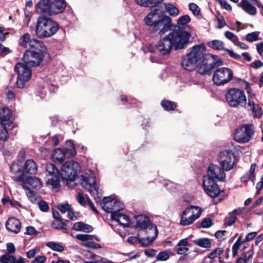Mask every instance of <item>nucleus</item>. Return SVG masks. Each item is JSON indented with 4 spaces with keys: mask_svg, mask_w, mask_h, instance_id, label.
<instances>
[{
    "mask_svg": "<svg viewBox=\"0 0 263 263\" xmlns=\"http://www.w3.org/2000/svg\"><path fill=\"white\" fill-rule=\"evenodd\" d=\"M190 43V35L186 31L178 28L173 29L168 34L159 40L156 45L157 50L163 55L170 54L173 47L175 50L185 48Z\"/></svg>",
    "mask_w": 263,
    "mask_h": 263,
    "instance_id": "1",
    "label": "nucleus"
},
{
    "mask_svg": "<svg viewBox=\"0 0 263 263\" xmlns=\"http://www.w3.org/2000/svg\"><path fill=\"white\" fill-rule=\"evenodd\" d=\"M190 51L183 56L181 60L182 67L192 71L197 67L205 56V46L201 44L190 48Z\"/></svg>",
    "mask_w": 263,
    "mask_h": 263,
    "instance_id": "2",
    "label": "nucleus"
},
{
    "mask_svg": "<svg viewBox=\"0 0 263 263\" xmlns=\"http://www.w3.org/2000/svg\"><path fill=\"white\" fill-rule=\"evenodd\" d=\"M59 30V25L51 18L46 16H39L35 25V34L40 39L50 37Z\"/></svg>",
    "mask_w": 263,
    "mask_h": 263,
    "instance_id": "3",
    "label": "nucleus"
},
{
    "mask_svg": "<svg viewBox=\"0 0 263 263\" xmlns=\"http://www.w3.org/2000/svg\"><path fill=\"white\" fill-rule=\"evenodd\" d=\"M136 219L137 221L136 227L137 228H139L140 230H143L146 233H149L154 235L152 237L143 238L141 240H140L143 246L150 245L155 240L158 234L156 225L150 222L148 217L142 215L137 216Z\"/></svg>",
    "mask_w": 263,
    "mask_h": 263,
    "instance_id": "4",
    "label": "nucleus"
},
{
    "mask_svg": "<svg viewBox=\"0 0 263 263\" xmlns=\"http://www.w3.org/2000/svg\"><path fill=\"white\" fill-rule=\"evenodd\" d=\"M226 99L231 107H247L246 95L242 90L239 88H233L228 90L226 93Z\"/></svg>",
    "mask_w": 263,
    "mask_h": 263,
    "instance_id": "5",
    "label": "nucleus"
},
{
    "mask_svg": "<svg viewBox=\"0 0 263 263\" xmlns=\"http://www.w3.org/2000/svg\"><path fill=\"white\" fill-rule=\"evenodd\" d=\"M202 212V209L199 206L191 205L187 207L180 215L179 224L182 226L192 224L200 217Z\"/></svg>",
    "mask_w": 263,
    "mask_h": 263,
    "instance_id": "6",
    "label": "nucleus"
},
{
    "mask_svg": "<svg viewBox=\"0 0 263 263\" xmlns=\"http://www.w3.org/2000/svg\"><path fill=\"white\" fill-rule=\"evenodd\" d=\"M81 185L89 192L97 202L98 201L100 197L98 196V190L96 186V177L94 173L88 170L84 175L81 176Z\"/></svg>",
    "mask_w": 263,
    "mask_h": 263,
    "instance_id": "7",
    "label": "nucleus"
},
{
    "mask_svg": "<svg viewBox=\"0 0 263 263\" xmlns=\"http://www.w3.org/2000/svg\"><path fill=\"white\" fill-rule=\"evenodd\" d=\"M30 67L23 62L17 63L15 65L14 70L17 73L16 85L18 88H23L31 79L32 71Z\"/></svg>",
    "mask_w": 263,
    "mask_h": 263,
    "instance_id": "8",
    "label": "nucleus"
},
{
    "mask_svg": "<svg viewBox=\"0 0 263 263\" xmlns=\"http://www.w3.org/2000/svg\"><path fill=\"white\" fill-rule=\"evenodd\" d=\"M234 72L228 67H220L216 69L213 75V81L217 86H222L229 83L233 79Z\"/></svg>",
    "mask_w": 263,
    "mask_h": 263,
    "instance_id": "9",
    "label": "nucleus"
},
{
    "mask_svg": "<svg viewBox=\"0 0 263 263\" xmlns=\"http://www.w3.org/2000/svg\"><path fill=\"white\" fill-rule=\"evenodd\" d=\"M80 171V166L78 162L73 160L66 161L61 168V176L64 179L73 181Z\"/></svg>",
    "mask_w": 263,
    "mask_h": 263,
    "instance_id": "10",
    "label": "nucleus"
},
{
    "mask_svg": "<svg viewBox=\"0 0 263 263\" xmlns=\"http://www.w3.org/2000/svg\"><path fill=\"white\" fill-rule=\"evenodd\" d=\"M219 161L222 169L228 171L236 165L237 160L232 151L226 150L219 154Z\"/></svg>",
    "mask_w": 263,
    "mask_h": 263,
    "instance_id": "11",
    "label": "nucleus"
},
{
    "mask_svg": "<svg viewBox=\"0 0 263 263\" xmlns=\"http://www.w3.org/2000/svg\"><path fill=\"white\" fill-rule=\"evenodd\" d=\"M254 127L252 124H243L236 129L234 139L239 143H246L251 139L254 134Z\"/></svg>",
    "mask_w": 263,
    "mask_h": 263,
    "instance_id": "12",
    "label": "nucleus"
},
{
    "mask_svg": "<svg viewBox=\"0 0 263 263\" xmlns=\"http://www.w3.org/2000/svg\"><path fill=\"white\" fill-rule=\"evenodd\" d=\"M222 64V61L218 60L216 62L213 56L211 55L210 57L203 58V59L199 65L197 66L198 68V72L201 74H210L211 73V70L216 66H220Z\"/></svg>",
    "mask_w": 263,
    "mask_h": 263,
    "instance_id": "13",
    "label": "nucleus"
},
{
    "mask_svg": "<svg viewBox=\"0 0 263 263\" xmlns=\"http://www.w3.org/2000/svg\"><path fill=\"white\" fill-rule=\"evenodd\" d=\"M44 55L42 52H35V50H26L22 58L23 62L30 67L36 66L42 62Z\"/></svg>",
    "mask_w": 263,
    "mask_h": 263,
    "instance_id": "14",
    "label": "nucleus"
},
{
    "mask_svg": "<svg viewBox=\"0 0 263 263\" xmlns=\"http://www.w3.org/2000/svg\"><path fill=\"white\" fill-rule=\"evenodd\" d=\"M102 209L111 214L120 212L124 208L123 204L119 200L112 199L110 197H104L101 202Z\"/></svg>",
    "mask_w": 263,
    "mask_h": 263,
    "instance_id": "15",
    "label": "nucleus"
},
{
    "mask_svg": "<svg viewBox=\"0 0 263 263\" xmlns=\"http://www.w3.org/2000/svg\"><path fill=\"white\" fill-rule=\"evenodd\" d=\"M203 187L204 192L209 196L215 198L224 194L216 183V181L209 179L208 178H203Z\"/></svg>",
    "mask_w": 263,
    "mask_h": 263,
    "instance_id": "16",
    "label": "nucleus"
},
{
    "mask_svg": "<svg viewBox=\"0 0 263 263\" xmlns=\"http://www.w3.org/2000/svg\"><path fill=\"white\" fill-rule=\"evenodd\" d=\"M36 9L39 13L52 15L60 13L63 7L55 9L51 8V0H42L36 5Z\"/></svg>",
    "mask_w": 263,
    "mask_h": 263,
    "instance_id": "17",
    "label": "nucleus"
},
{
    "mask_svg": "<svg viewBox=\"0 0 263 263\" xmlns=\"http://www.w3.org/2000/svg\"><path fill=\"white\" fill-rule=\"evenodd\" d=\"M224 171L219 166L211 164L208 167L207 175L204 176L203 178H208L216 181H223L226 178Z\"/></svg>",
    "mask_w": 263,
    "mask_h": 263,
    "instance_id": "18",
    "label": "nucleus"
},
{
    "mask_svg": "<svg viewBox=\"0 0 263 263\" xmlns=\"http://www.w3.org/2000/svg\"><path fill=\"white\" fill-rule=\"evenodd\" d=\"M70 144V148H66L65 149L56 148L52 154L53 160L59 163H62L66 157V154H69L71 156H74L76 154L73 143L69 142Z\"/></svg>",
    "mask_w": 263,
    "mask_h": 263,
    "instance_id": "19",
    "label": "nucleus"
},
{
    "mask_svg": "<svg viewBox=\"0 0 263 263\" xmlns=\"http://www.w3.org/2000/svg\"><path fill=\"white\" fill-rule=\"evenodd\" d=\"M238 6L249 14L255 15L257 12L255 7L259 8L260 3L259 0H241Z\"/></svg>",
    "mask_w": 263,
    "mask_h": 263,
    "instance_id": "20",
    "label": "nucleus"
},
{
    "mask_svg": "<svg viewBox=\"0 0 263 263\" xmlns=\"http://www.w3.org/2000/svg\"><path fill=\"white\" fill-rule=\"evenodd\" d=\"M162 16L157 12L155 8L151 9V11L144 18V21L147 25L153 27L154 29Z\"/></svg>",
    "mask_w": 263,
    "mask_h": 263,
    "instance_id": "21",
    "label": "nucleus"
},
{
    "mask_svg": "<svg viewBox=\"0 0 263 263\" xmlns=\"http://www.w3.org/2000/svg\"><path fill=\"white\" fill-rule=\"evenodd\" d=\"M76 238L82 241L84 246L89 247L94 249H99L101 248L100 244L96 243L92 241L91 236L88 234H77Z\"/></svg>",
    "mask_w": 263,
    "mask_h": 263,
    "instance_id": "22",
    "label": "nucleus"
},
{
    "mask_svg": "<svg viewBox=\"0 0 263 263\" xmlns=\"http://www.w3.org/2000/svg\"><path fill=\"white\" fill-rule=\"evenodd\" d=\"M247 107L252 111L255 117L260 118L261 117L262 115L261 108L258 104L254 102L252 96H250L248 98V103L246 108Z\"/></svg>",
    "mask_w": 263,
    "mask_h": 263,
    "instance_id": "23",
    "label": "nucleus"
},
{
    "mask_svg": "<svg viewBox=\"0 0 263 263\" xmlns=\"http://www.w3.org/2000/svg\"><path fill=\"white\" fill-rule=\"evenodd\" d=\"M191 21V18L188 15H184L180 17L177 22V26H175L174 29H177L178 28H181L187 32L191 37V34L190 32V27L187 24Z\"/></svg>",
    "mask_w": 263,
    "mask_h": 263,
    "instance_id": "24",
    "label": "nucleus"
},
{
    "mask_svg": "<svg viewBox=\"0 0 263 263\" xmlns=\"http://www.w3.org/2000/svg\"><path fill=\"white\" fill-rule=\"evenodd\" d=\"M256 168L255 164L251 165L249 171L246 173L241 178V180L243 183L247 184H250V185L254 186V179H255V174L254 172Z\"/></svg>",
    "mask_w": 263,
    "mask_h": 263,
    "instance_id": "25",
    "label": "nucleus"
},
{
    "mask_svg": "<svg viewBox=\"0 0 263 263\" xmlns=\"http://www.w3.org/2000/svg\"><path fill=\"white\" fill-rule=\"evenodd\" d=\"M21 226L20 221L14 217L9 218L6 223L7 229L15 233H17L20 232Z\"/></svg>",
    "mask_w": 263,
    "mask_h": 263,
    "instance_id": "26",
    "label": "nucleus"
},
{
    "mask_svg": "<svg viewBox=\"0 0 263 263\" xmlns=\"http://www.w3.org/2000/svg\"><path fill=\"white\" fill-rule=\"evenodd\" d=\"M171 26V23L162 17L154 29L158 34H163L170 30Z\"/></svg>",
    "mask_w": 263,
    "mask_h": 263,
    "instance_id": "27",
    "label": "nucleus"
},
{
    "mask_svg": "<svg viewBox=\"0 0 263 263\" xmlns=\"http://www.w3.org/2000/svg\"><path fill=\"white\" fill-rule=\"evenodd\" d=\"M111 219L118 222L120 225L126 227L129 224V218L120 212L111 214Z\"/></svg>",
    "mask_w": 263,
    "mask_h": 263,
    "instance_id": "28",
    "label": "nucleus"
},
{
    "mask_svg": "<svg viewBox=\"0 0 263 263\" xmlns=\"http://www.w3.org/2000/svg\"><path fill=\"white\" fill-rule=\"evenodd\" d=\"M29 45L30 47L29 50H35L36 52L45 53V47L42 41L36 39H32L30 41Z\"/></svg>",
    "mask_w": 263,
    "mask_h": 263,
    "instance_id": "29",
    "label": "nucleus"
},
{
    "mask_svg": "<svg viewBox=\"0 0 263 263\" xmlns=\"http://www.w3.org/2000/svg\"><path fill=\"white\" fill-rule=\"evenodd\" d=\"M37 171V165L35 162L31 160H27L24 164V172L26 174H35Z\"/></svg>",
    "mask_w": 263,
    "mask_h": 263,
    "instance_id": "30",
    "label": "nucleus"
},
{
    "mask_svg": "<svg viewBox=\"0 0 263 263\" xmlns=\"http://www.w3.org/2000/svg\"><path fill=\"white\" fill-rule=\"evenodd\" d=\"M72 228L73 230L77 231H82L88 233L91 232L93 230L92 226L81 221L74 223Z\"/></svg>",
    "mask_w": 263,
    "mask_h": 263,
    "instance_id": "31",
    "label": "nucleus"
},
{
    "mask_svg": "<svg viewBox=\"0 0 263 263\" xmlns=\"http://www.w3.org/2000/svg\"><path fill=\"white\" fill-rule=\"evenodd\" d=\"M26 183L31 186L33 189L39 190L42 187V183L36 177H28L26 179Z\"/></svg>",
    "mask_w": 263,
    "mask_h": 263,
    "instance_id": "32",
    "label": "nucleus"
},
{
    "mask_svg": "<svg viewBox=\"0 0 263 263\" xmlns=\"http://www.w3.org/2000/svg\"><path fill=\"white\" fill-rule=\"evenodd\" d=\"M12 117V112L7 107H2L0 108V120L1 122L9 121Z\"/></svg>",
    "mask_w": 263,
    "mask_h": 263,
    "instance_id": "33",
    "label": "nucleus"
},
{
    "mask_svg": "<svg viewBox=\"0 0 263 263\" xmlns=\"http://www.w3.org/2000/svg\"><path fill=\"white\" fill-rule=\"evenodd\" d=\"M46 183L50 185L52 188L57 189L60 186V174L46 177Z\"/></svg>",
    "mask_w": 263,
    "mask_h": 263,
    "instance_id": "34",
    "label": "nucleus"
},
{
    "mask_svg": "<svg viewBox=\"0 0 263 263\" xmlns=\"http://www.w3.org/2000/svg\"><path fill=\"white\" fill-rule=\"evenodd\" d=\"M253 254V250H250L239 257L237 259L236 263H251Z\"/></svg>",
    "mask_w": 263,
    "mask_h": 263,
    "instance_id": "35",
    "label": "nucleus"
},
{
    "mask_svg": "<svg viewBox=\"0 0 263 263\" xmlns=\"http://www.w3.org/2000/svg\"><path fill=\"white\" fill-rule=\"evenodd\" d=\"M187 245V241L186 240L182 239L180 240L176 247L177 254L179 255H185L189 250L188 248L186 247Z\"/></svg>",
    "mask_w": 263,
    "mask_h": 263,
    "instance_id": "36",
    "label": "nucleus"
},
{
    "mask_svg": "<svg viewBox=\"0 0 263 263\" xmlns=\"http://www.w3.org/2000/svg\"><path fill=\"white\" fill-rule=\"evenodd\" d=\"M194 242L196 245L204 248H210L212 246V243L208 238H198L194 240Z\"/></svg>",
    "mask_w": 263,
    "mask_h": 263,
    "instance_id": "37",
    "label": "nucleus"
},
{
    "mask_svg": "<svg viewBox=\"0 0 263 263\" xmlns=\"http://www.w3.org/2000/svg\"><path fill=\"white\" fill-rule=\"evenodd\" d=\"M22 187L26 191L28 198L31 202L34 203L37 200L39 197L36 193L31 190L25 184H23Z\"/></svg>",
    "mask_w": 263,
    "mask_h": 263,
    "instance_id": "38",
    "label": "nucleus"
},
{
    "mask_svg": "<svg viewBox=\"0 0 263 263\" xmlns=\"http://www.w3.org/2000/svg\"><path fill=\"white\" fill-rule=\"evenodd\" d=\"M166 11L172 16L176 17L179 13V9L171 3L165 4Z\"/></svg>",
    "mask_w": 263,
    "mask_h": 263,
    "instance_id": "39",
    "label": "nucleus"
},
{
    "mask_svg": "<svg viewBox=\"0 0 263 263\" xmlns=\"http://www.w3.org/2000/svg\"><path fill=\"white\" fill-rule=\"evenodd\" d=\"M6 124L0 122V140L5 141L8 139V133L6 128Z\"/></svg>",
    "mask_w": 263,
    "mask_h": 263,
    "instance_id": "40",
    "label": "nucleus"
},
{
    "mask_svg": "<svg viewBox=\"0 0 263 263\" xmlns=\"http://www.w3.org/2000/svg\"><path fill=\"white\" fill-rule=\"evenodd\" d=\"M46 170L47 173H48L46 175V177L47 176H52L59 174V170L52 163L47 164Z\"/></svg>",
    "mask_w": 263,
    "mask_h": 263,
    "instance_id": "41",
    "label": "nucleus"
},
{
    "mask_svg": "<svg viewBox=\"0 0 263 263\" xmlns=\"http://www.w3.org/2000/svg\"><path fill=\"white\" fill-rule=\"evenodd\" d=\"M15 258L10 254H5L0 257V263H15Z\"/></svg>",
    "mask_w": 263,
    "mask_h": 263,
    "instance_id": "42",
    "label": "nucleus"
},
{
    "mask_svg": "<svg viewBox=\"0 0 263 263\" xmlns=\"http://www.w3.org/2000/svg\"><path fill=\"white\" fill-rule=\"evenodd\" d=\"M208 46L215 50L223 49L224 44L219 40H213L208 43Z\"/></svg>",
    "mask_w": 263,
    "mask_h": 263,
    "instance_id": "43",
    "label": "nucleus"
},
{
    "mask_svg": "<svg viewBox=\"0 0 263 263\" xmlns=\"http://www.w3.org/2000/svg\"><path fill=\"white\" fill-rule=\"evenodd\" d=\"M223 252V250L222 248H218L214 249L208 255L205 256L204 260H207L208 258L209 259H215L219 255L221 254Z\"/></svg>",
    "mask_w": 263,
    "mask_h": 263,
    "instance_id": "44",
    "label": "nucleus"
},
{
    "mask_svg": "<svg viewBox=\"0 0 263 263\" xmlns=\"http://www.w3.org/2000/svg\"><path fill=\"white\" fill-rule=\"evenodd\" d=\"M47 246L52 250L58 252H62L64 250L63 246L59 242H49L47 243Z\"/></svg>",
    "mask_w": 263,
    "mask_h": 263,
    "instance_id": "45",
    "label": "nucleus"
},
{
    "mask_svg": "<svg viewBox=\"0 0 263 263\" xmlns=\"http://www.w3.org/2000/svg\"><path fill=\"white\" fill-rule=\"evenodd\" d=\"M161 105L166 110H174L176 107V105L175 103L170 101L165 100H163L161 102Z\"/></svg>",
    "mask_w": 263,
    "mask_h": 263,
    "instance_id": "46",
    "label": "nucleus"
},
{
    "mask_svg": "<svg viewBox=\"0 0 263 263\" xmlns=\"http://www.w3.org/2000/svg\"><path fill=\"white\" fill-rule=\"evenodd\" d=\"M30 40L29 34L28 33H25L20 37L19 44L22 47L26 48L28 43L30 42Z\"/></svg>",
    "mask_w": 263,
    "mask_h": 263,
    "instance_id": "47",
    "label": "nucleus"
},
{
    "mask_svg": "<svg viewBox=\"0 0 263 263\" xmlns=\"http://www.w3.org/2000/svg\"><path fill=\"white\" fill-rule=\"evenodd\" d=\"M259 32H253L248 33L245 37V39L249 42H253L259 40L258 35Z\"/></svg>",
    "mask_w": 263,
    "mask_h": 263,
    "instance_id": "48",
    "label": "nucleus"
},
{
    "mask_svg": "<svg viewBox=\"0 0 263 263\" xmlns=\"http://www.w3.org/2000/svg\"><path fill=\"white\" fill-rule=\"evenodd\" d=\"M10 170L11 172L15 175L18 174L21 172V166L16 162H13L10 165Z\"/></svg>",
    "mask_w": 263,
    "mask_h": 263,
    "instance_id": "49",
    "label": "nucleus"
},
{
    "mask_svg": "<svg viewBox=\"0 0 263 263\" xmlns=\"http://www.w3.org/2000/svg\"><path fill=\"white\" fill-rule=\"evenodd\" d=\"M244 243V241H241V237H239L236 242L234 244L232 247L233 256H235L237 255L238 251L241 244Z\"/></svg>",
    "mask_w": 263,
    "mask_h": 263,
    "instance_id": "50",
    "label": "nucleus"
},
{
    "mask_svg": "<svg viewBox=\"0 0 263 263\" xmlns=\"http://www.w3.org/2000/svg\"><path fill=\"white\" fill-rule=\"evenodd\" d=\"M224 35L228 39L231 41L235 45L236 43H237L238 40V37L237 35L233 32L227 31L224 32Z\"/></svg>",
    "mask_w": 263,
    "mask_h": 263,
    "instance_id": "51",
    "label": "nucleus"
},
{
    "mask_svg": "<svg viewBox=\"0 0 263 263\" xmlns=\"http://www.w3.org/2000/svg\"><path fill=\"white\" fill-rule=\"evenodd\" d=\"M169 254L166 251H161L157 256V259L158 261H166L169 258Z\"/></svg>",
    "mask_w": 263,
    "mask_h": 263,
    "instance_id": "52",
    "label": "nucleus"
},
{
    "mask_svg": "<svg viewBox=\"0 0 263 263\" xmlns=\"http://www.w3.org/2000/svg\"><path fill=\"white\" fill-rule=\"evenodd\" d=\"M71 209V205L67 203L61 204L58 205V209L62 213L68 212Z\"/></svg>",
    "mask_w": 263,
    "mask_h": 263,
    "instance_id": "53",
    "label": "nucleus"
},
{
    "mask_svg": "<svg viewBox=\"0 0 263 263\" xmlns=\"http://www.w3.org/2000/svg\"><path fill=\"white\" fill-rule=\"evenodd\" d=\"M57 3H60V5L57 6V4L55 3H54L53 2L51 1V8H61V7H63L62 10L60 11V13L64 11L65 10V7H66V4L64 0H58Z\"/></svg>",
    "mask_w": 263,
    "mask_h": 263,
    "instance_id": "54",
    "label": "nucleus"
},
{
    "mask_svg": "<svg viewBox=\"0 0 263 263\" xmlns=\"http://www.w3.org/2000/svg\"><path fill=\"white\" fill-rule=\"evenodd\" d=\"M189 8L195 15H197L199 14L200 9L196 4L194 3H190L189 5Z\"/></svg>",
    "mask_w": 263,
    "mask_h": 263,
    "instance_id": "55",
    "label": "nucleus"
},
{
    "mask_svg": "<svg viewBox=\"0 0 263 263\" xmlns=\"http://www.w3.org/2000/svg\"><path fill=\"white\" fill-rule=\"evenodd\" d=\"M64 223L62 221V219L56 220L52 223V228L55 229H62L64 228Z\"/></svg>",
    "mask_w": 263,
    "mask_h": 263,
    "instance_id": "56",
    "label": "nucleus"
},
{
    "mask_svg": "<svg viewBox=\"0 0 263 263\" xmlns=\"http://www.w3.org/2000/svg\"><path fill=\"white\" fill-rule=\"evenodd\" d=\"M39 251L40 249L38 248L31 249L27 252L26 256L28 258H32L35 256L36 254L39 252Z\"/></svg>",
    "mask_w": 263,
    "mask_h": 263,
    "instance_id": "57",
    "label": "nucleus"
},
{
    "mask_svg": "<svg viewBox=\"0 0 263 263\" xmlns=\"http://www.w3.org/2000/svg\"><path fill=\"white\" fill-rule=\"evenodd\" d=\"M39 206L41 211L43 212H47L49 210V206L47 203L43 200L40 201Z\"/></svg>",
    "mask_w": 263,
    "mask_h": 263,
    "instance_id": "58",
    "label": "nucleus"
},
{
    "mask_svg": "<svg viewBox=\"0 0 263 263\" xmlns=\"http://www.w3.org/2000/svg\"><path fill=\"white\" fill-rule=\"evenodd\" d=\"M212 222L210 218H207L203 219L201 222V226L204 228H208L212 226Z\"/></svg>",
    "mask_w": 263,
    "mask_h": 263,
    "instance_id": "59",
    "label": "nucleus"
},
{
    "mask_svg": "<svg viewBox=\"0 0 263 263\" xmlns=\"http://www.w3.org/2000/svg\"><path fill=\"white\" fill-rule=\"evenodd\" d=\"M46 257L43 255L37 256L31 261V263H45Z\"/></svg>",
    "mask_w": 263,
    "mask_h": 263,
    "instance_id": "60",
    "label": "nucleus"
},
{
    "mask_svg": "<svg viewBox=\"0 0 263 263\" xmlns=\"http://www.w3.org/2000/svg\"><path fill=\"white\" fill-rule=\"evenodd\" d=\"M219 2L221 5V6L228 11H231L232 10V7L230 4H229L226 0H219Z\"/></svg>",
    "mask_w": 263,
    "mask_h": 263,
    "instance_id": "61",
    "label": "nucleus"
},
{
    "mask_svg": "<svg viewBox=\"0 0 263 263\" xmlns=\"http://www.w3.org/2000/svg\"><path fill=\"white\" fill-rule=\"evenodd\" d=\"M7 251L8 252V254H13L15 252V248L14 245L11 243L9 242L7 243Z\"/></svg>",
    "mask_w": 263,
    "mask_h": 263,
    "instance_id": "62",
    "label": "nucleus"
},
{
    "mask_svg": "<svg viewBox=\"0 0 263 263\" xmlns=\"http://www.w3.org/2000/svg\"><path fill=\"white\" fill-rule=\"evenodd\" d=\"M236 217L235 216H230L225 219V223L229 226L233 225L236 221Z\"/></svg>",
    "mask_w": 263,
    "mask_h": 263,
    "instance_id": "63",
    "label": "nucleus"
},
{
    "mask_svg": "<svg viewBox=\"0 0 263 263\" xmlns=\"http://www.w3.org/2000/svg\"><path fill=\"white\" fill-rule=\"evenodd\" d=\"M217 21L218 22L217 27L218 28H221L226 25L223 17L221 16L218 17L217 18Z\"/></svg>",
    "mask_w": 263,
    "mask_h": 263,
    "instance_id": "64",
    "label": "nucleus"
}]
</instances>
